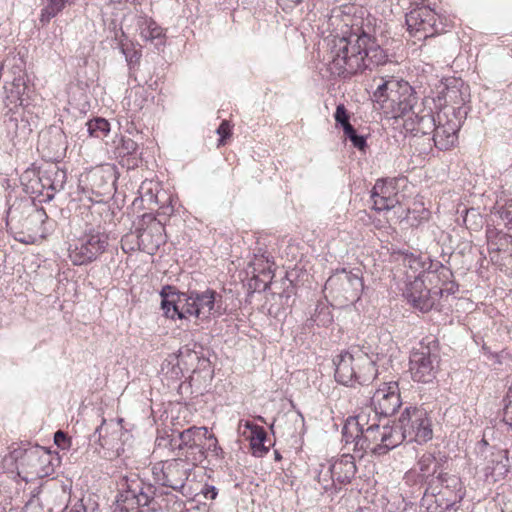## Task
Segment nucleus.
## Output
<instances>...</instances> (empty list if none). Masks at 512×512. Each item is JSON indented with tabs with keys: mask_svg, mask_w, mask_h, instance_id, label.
Wrapping results in <instances>:
<instances>
[{
	"mask_svg": "<svg viewBox=\"0 0 512 512\" xmlns=\"http://www.w3.org/2000/svg\"><path fill=\"white\" fill-rule=\"evenodd\" d=\"M92 192L104 196L114 190L115 172L111 166H101L92 170L88 175Z\"/></svg>",
	"mask_w": 512,
	"mask_h": 512,
	"instance_id": "obj_22",
	"label": "nucleus"
},
{
	"mask_svg": "<svg viewBox=\"0 0 512 512\" xmlns=\"http://www.w3.org/2000/svg\"><path fill=\"white\" fill-rule=\"evenodd\" d=\"M343 132H344V135L347 139H351L352 135L356 134L357 131L355 130V128L350 124V125H346L344 128H343Z\"/></svg>",
	"mask_w": 512,
	"mask_h": 512,
	"instance_id": "obj_49",
	"label": "nucleus"
},
{
	"mask_svg": "<svg viewBox=\"0 0 512 512\" xmlns=\"http://www.w3.org/2000/svg\"><path fill=\"white\" fill-rule=\"evenodd\" d=\"M437 119L431 109L423 105L404 120V128L413 133L414 136L433 133Z\"/></svg>",
	"mask_w": 512,
	"mask_h": 512,
	"instance_id": "obj_19",
	"label": "nucleus"
},
{
	"mask_svg": "<svg viewBox=\"0 0 512 512\" xmlns=\"http://www.w3.org/2000/svg\"><path fill=\"white\" fill-rule=\"evenodd\" d=\"M104 424H105V420H103L102 424L99 427H97V429L95 431L96 433H99V437H101V435H102V430H103Z\"/></svg>",
	"mask_w": 512,
	"mask_h": 512,
	"instance_id": "obj_57",
	"label": "nucleus"
},
{
	"mask_svg": "<svg viewBox=\"0 0 512 512\" xmlns=\"http://www.w3.org/2000/svg\"><path fill=\"white\" fill-rule=\"evenodd\" d=\"M318 318L319 316L314 320L317 325H326L327 323H330L331 322V318H327V320H321V321H318Z\"/></svg>",
	"mask_w": 512,
	"mask_h": 512,
	"instance_id": "obj_56",
	"label": "nucleus"
},
{
	"mask_svg": "<svg viewBox=\"0 0 512 512\" xmlns=\"http://www.w3.org/2000/svg\"><path fill=\"white\" fill-rule=\"evenodd\" d=\"M358 367H359L358 365H353V370H354V371H355V373H357V374H358V371H357V370H358Z\"/></svg>",
	"mask_w": 512,
	"mask_h": 512,
	"instance_id": "obj_62",
	"label": "nucleus"
},
{
	"mask_svg": "<svg viewBox=\"0 0 512 512\" xmlns=\"http://www.w3.org/2000/svg\"><path fill=\"white\" fill-rule=\"evenodd\" d=\"M334 118L337 124L344 128L346 125H350V115L343 104H339L336 107Z\"/></svg>",
	"mask_w": 512,
	"mask_h": 512,
	"instance_id": "obj_37",
	"label": "nucleus"
},
{
	"mask_svg": "<svg viewBox=\"0 0 512 512\" xmlns=\"http://www.w3.org/2000/svg\"><path fill=\"white\" fill-rule=\"evenodd\" d=\"M148 102V95L146 90L141 87L132 88L127 96L123 100V106L127 108L128 111L133 113H137L144 108L146 103Z\"/></svg>",
	"mask_w": 512,
	"mask_h": 512,
	"instance_id": "obj_27",
	"label": "nucleus"
},
{
	"mask_svg": "<svg viewBox=\"0 0 512 512\" xmlns=\"http://www.w3.org/2000/svg\"><path fill=\"white\" fill-rule=\"evenodd\" d=\"M437 14L427 6L418 7L406 14V25L408 31L414 36L428 38L438 32Z\"/></svg>",
	"mask_w": 512,
	"mask_h": 512,
	"instance_id": "obj_14",
	"label": "nucleus"
},
{
	"mask_svg": "<svg viewBox=\"0 0 512 512\" xmlns=\"http://www.w3.org/2000/svg\"><path fill=\"white\" fill-rule=\"evenodd\" d=\"M207 427H190L179 434V449L197 450L199 456L194 460L201 461L203 457L202 441L203 436H207Z\"/></svg>",
	"mask_w": 512,
	"mask_h": 512,
	"instance_id": "obj_23",
	"label": "nucleus"
},
{
	"mask_svg": "<svg viewBox=\"0 0 512 512\" xmlns=\"http://www.w3.org/2000/svg\"><path fill=\"white\" fill-rule=\"evenodd\" d=\"M475 450L479 458L476 466L479 478L500 480L507 475L508 458L505 450L490 446L485 439L477 443Z\"/></svg>",
	"mask_w": 512,
	"mask_h": 512,
	"instance_id": "obj_10",
	"label": "nucleus"
},
{
	"mask_svg": "<svg viewBox=\"0 0 512 512\" xmlns=\"http://www.w3.org/2000/svg\"><path fill=\"white\" fill-rule=\"evenodd\" d=\"M5 466L15 467L7 478L15 480L43 479L54 472L53 456L41 446H34L26 449L19 459L13 457L4 459Z\"/></svg>",
	"mask_w": 512,
	"mask_h": 512,
	"instance_id": "obj_5",
	"label": "nucleus"
},
{
	"mask_svg": "<svg viewBox=\"0 0 512 512\" xmlns=\"http://www.w3.org/2000/svg\"><path fill=\"white\" fill-rule=\"evenodd\" d=\"M56 175L61 176V178H62V179H61V181H60V184H59V185H57V184H55V183H52V184L50 185V188H51V189H53V190H57V189H58V187H59V188H62V187H63V182H64L63 180H64V178H65V173H64L63 171H56Z\"/></svg>",
	"mask_w": 512,
	"mask_h": 512,
	"instance_id": "obj_50",
	"label": "nucleus"
},
{
	"mask_svg": "<svg viewBox=\"0 0 512 512\" xmlns=\"http://www.w3.org/2000/svg\"><path fill=\"white\" fill-rule=\"evenodd\" d=\"M202 493L207 499H215L217 496V490L214 486H208L205 489H202Z\"/></svg>",
	"mask_w": 512,
	"mask_h": 512,
	"instance_id": "obj_47",
	"label": "nucleus"
},
{
	"mask_svg": "<svg viewBox=\"0 0 512 512\" xmlns=\"http://www.w3.org/2000/svg\"><path fill=\"white\" fill-rule=\"evenodd\" d=\"M462 483L463 482H453L452 486L446 485L442 487L437 493L439 497L438 501H441V504L445 502L446 508L460 502L465 496Z\"/></svg>",
	"mask_w": 512,
	"mask_h": 512,
	"instance_id": "obj_25",
	"label": "nucleus"
},
{
	"mask_svg": "<svg viewBox=\"0 0 512 512\" xmlns=\"http://www.w3.org/2000/svg\"><path fill=\"white\" fill-rule=\"evenodd\" d=\"M406 296L409 302L421 312L430 311L439 301L437 294H434V287L427 289L423 280L418 278L410 283Z\"/></svg>",
	"mask_w": 512,
	"mask_h": 512,
	"instance_id": "obj_18",
	"label": "nucleus"
},
{
	"mask_svg": "<svg viewBox=\"0 0 512 512\" xmlns=\"http://www.w3.org/2000/svg\"><path fill=\"white\" fill-rule=\"evenodd\" d=\"M74 0H48L47 4L41 10L40 21L48 23L58 13H60L66 6L71 5Z\"/></svg>",
	"mask_w": 512,
	"mask_h": 512,
	"instance_id": "obj_28",
	"label": "nucleus"
},
{
	"mask_svg": "<svg viewBox=\"0 0 512 512\" xmlns=\"http://www.w3.org/2000/svg\"><path fill=\"white\" fill-rule=\"evenodd\" d=\"M65 135L60 129L43 131L39 135L38 149L49 159H57L66 150Z\"/></svg>",
	"mask_w": 512,
	"mask_h": 512,
	"instance_id": "obj_21",
	"label": "nucleus"
},
{
	"mask_svg": "<svg viewBox=\"0 0 512 512\" xmlns=\"http://www.w3.org/2000/svg\"><path fill=\"white\" fill-rule=\"evenodd\" d=\"M203 440L208 442L207 449L212 451L215 455H218V451L221 450V448L218 447V441L216 437L208 432L207 436H203Z\"/></svg>",
	"mask_w": 512,
	"mask_h": 512,
	"instance_id": "obj_46",
	"label": "nucleus"
},
{
	"mask_svg": "<svg viewBox=\"0 0 512 512\" xmlns=\"http://www.w3.org/2000/svg\"><path fill=\"white\" fill-rule=\"evenodd\" d=\"M109 246V235L100 229L90 228L68 243V258L73 265L82 266L95 262Z\"/></svg>",
	"mask_w": 512,
	"mask_h": 512,
	"instance_id": "obj_7",
	"label": "nucleus"
},
{
	"mask_svg": "<svg viewBox=\"0 0 512 512\" xmlns=\"http://www.w3.org/2000/svg\"><path fill=\"white\" fill-rule=\"evenodd\" d=\"M349 427H350V424H349V425L344 426V428H343V435H344V437L346 438V439H345L346 443H349V442H350V440H349V438H348V431H349Z\"/></svg>",
	"mask_w": 512,
	"mask_h": 512,
	"instance_id": "obj_55",
	"label": "nucleus"
},
{
	"mask_svg": "<svg viewBox=\"0 0 512 512\" xmlns=\"http://www.w3.org/2000/svg\"><path fill=\"white\" fill-rule=\"evenodd\" d=\"M436 266L440 268V272L437 275L438 280L442 283V285L447 284L452 281L453 273L450 268L443 265L441 262H436Z\"/></svg>",
	"mask_w": 512,
	"mask_h": 512,
	"instance_id": "obj_40",
	"label": "nucleus"
},
{
	"mask_svg": "<svg viewBox=\"0 0 512 512\" xmlns=\"http://www.w3.org/2000/svg\"><path fill=\"white\" fill-rule=\"evenodd\" d=\"M13 218H14V217H13V211L10 209V210L8 211V216H7V222H6V225H7V226H10V225H11V223H12V221H13Z\"/></svg>",
	"mask_w": 512,
	"mask_h": 512,
	"instance_id": "obj_54",
	"label": "nucleus"
},
{
	"mask_svg": "<svg viewBox=\"0 0 512 512\" xmlns=\"http://www.w3.org/2000/svg\"><path fill=\"white\" fill-rule=\"evenodd\" d=\"M339 484V487L336 486V482H331V487H335V489H341V485L343 484L342 481L337 482Z\"/></svg>",
	"mask_w": 512,
	"mask_h": 512,
	"instance_id": "obj_59",
	"label": "nucleus"
},
{
	"mask_svg": "<svg viewBox=\"0 0 512 512\" xmlns=\"http://www.w3.org/2000/svg\"><path fill=\"white\" fill-rule=\"evenodd\" d=\"M217 134L220 135L219 144L224 143V140L231 135V126L228 121L224 120L221 122L219 127L216 130Z\"/></svg>",
	"mask_w": 512,
	"mask_h": 512,
	"instance_id": "obj_42",
	"label": "nucleus"
},
{
	"mask_svg": "<svg viewBox=\"0 0 512 512\" xmlns=\"http://www.w3.org/2000/svg\"><path fill=\"white\" fill-rule=\"evenodd\" d=\"M374 407L363 408L355 417V427L357 433L365 430V427H370L373 424Z\"/></svg>",
	"mask_w": 512,
	"mask_h": 512,
	"instance_id": "obj_33",
	"label": "nucleus"
},
{
	"mask_svg": "<svg viewBox=\"0 0 512 512\" xmlns=\"http://www.w3.org/2000/svg\"><path fill=\"white\" fill-rule=\"evenodd\" d=\"M47 219V214L43 208L34 210L31 214L27 216L25 219L26 226L33 223H41L43 224Z\"/></svg>",
	"mask_w": 512,
	"mask_h": 512,
	"instance_id": "obj_39",
	"label": "nucleus"
},
{
	"mask_svg": "<svg viewBox=\"0 0 512 512\" xmlns=\"http://www.w3.org/2000/svg\"><path fill=\"white\" fill-rule=\"evenodd\" d=\"M470 215L475 216V217H478V216H479V214H478V213H476V210H475V209H469V210H466V215H465V217H464V219H463V222H464V224L466 225V227H467V228L469 227V226H468V224H467V222H468V217H469Z\"/></svg>",
	"mask_w": 512,
	"mask_h": 512,
	"instance_id": "obj_52",
	"label": "nucleus"
},
{
	"mask_svg": "<svg viewBox=\"0 0 512 512\" xmlns=\"http://www.w3.org/2000/svg\"><path fill=\"white\" fill-rule=\"evenodd\" d=\"M411 260H413L414 262L419 263V261H418V260H417V258H415V257H411V259L409 260V262H411Z\"/></svg>",
	"mask_w": 512,
	"mask_h": 512,
	"instance_id": "obj_63",
	"label": "nucleus"
},
{
	"mask_svg": "<svg viewBox=\"0 0 512 512\" xmlns=\"http://www.w3.org/2000/svg\"><path fill=\"white\" fill-rule=\"evenodd\" d=\"M117 503H118V505L115 508L114 512H142L136 506H134V510H132L131 506L128 504L121 505L120 504L121 502H117Z\"/></svg>",
	"mask_w": 512,
	"mask_h": 512,
	"instance_id": "obj_48",
	"label": "nucleus"
},
{
	"mask_svg": "<svg viewBox=\"0 0 512 512\" xmlns=\"http://www.w3.org/2000/svg\"><path fill=\"white\" fill-rule=\"evenodd\" d=\"M117 152L123 159L127 158L128 167L138 166L139 162V146L136 141L129 137H122L120 144L117 146Z\"/></svg>",
	"mask_w": 512,
	"mask_h": 512,
	"instance_id": "obj_26",
	"label": "nucleus"
},
{
	"mask_svg": "<svg viewBox=\"0 0 512 512\" xmlns=\"http://www.w3.org/2000/svg\"><path fill=\"white\" fill-rule=\"evenodd\" d=\"M363 279L359 269H342L332 274L326 281L324 290L339 307L356 303L363 291Z\"/></svg>",
	"mask_w": 512,
	"mask_h": 512,
	"instance_id": "obj_8",
	"label": "nucleus"
},
{
	"mask_svg": "<svg viewBox=\"0 0 512 512\" xmlns=\"http://www.w3.org/2000/svg\"><path fill=\"white\" fill-rule=\"evenodd\" d=\"M156 234H157V233L154 231V235H156ZM155 239H156V236H153V237L148 236V237H147V242L154 241Z\"/></svg>",
	"mask_w": 512,
	"mask_h": 512,
	"instance_id": "obj_60",
	"label": "nucleus"
},
{
	"mask_svg": "<svg viewBox=\"0 0 512 512\" xmlns=\"http://www.w3.org/2000/svg\"><path fill=\"white\" fill-rule=\"evenodd\" d=\"M184 486H185L184 482H180V485H167L166 482H161V487H171L174 490L182 489V488H184Z\"/></svg>",
	"mask_w": 512,
	"mask_h": 512,
	"instance_id": "obj_53",
	"label": "nucleus"
},
{
	"mask_svg": "<svg viewBox=\"0 0 512 512\" xmlns=\"http://www.w3.org/2000/svg\"><path fill=\"white\" fill-rule=\"evenodd\" d=\"M394 427L396 433L390 437L398 444L404 440L422 444L433 437L432 421L423 408L406 407Z\"/></svg>",
	"mask_w": 512,
	"mask_h": 512,
	"instance_id": "obj_6",
	"label": "nucleus"
},
{
	"mask_svg": "<svg viewBox=\"0 0 512 512\" xmlns=\"http://www.w3.org/2000/svg\"><path fill=\"white\" fill-rule=\"evenodd\" d=\"M121 52L124 54L127 61L130 76H133L135 68L140 62L141 53L134 48L125 47L123 44L121 45Z\"/></svg>",
	"mask_w": 512,
	"mask_h": 512,
	"instance_id": "obj_34",
	"label": "nucleus"
},
{
	"mask_svg": "<svg viewBox=\"0 0 512 512\" xmlns=\"http://www.w3.org/2000/svg\"><path fill=\"white\" fill-rule=\"evenodd\" d=\"M54 443L61 449H65L70 445V439L67 434L59 430L54 434Z\"/></svg>",
	"mask_w": 512,
	"mask_h": 512,
	"instance_id": "obj_44",
	"label": "nucleus"
},
{
	"mask_svg": "<svg viewBox=\"0 0 512 512\" xmlns=\"http://www.w3.org/2000/svg\"><path fill=\"white\" fill-rule=\"evenodd\" d=\"M355 471L354 462L349 460L340 461L332 466V480H351Z\"/></svg>",
	"mask_w": 512,
	"mask_h": 512,
	"instance_id": "obj_30",
	"label": "nucleus"
},
{
	"mask_svg": "<svg viewBox=\"0 0 512 512\" xmlns=\"http://www.w3.org/2000/svg\"><path fill=\"white\" fill-rule=\"evenodd\" d=\"M373 98L392 117H408L423 105L415 89L405 80L394 76L379 77Z\"/></svg>",
	"mask_w": 512,
	"mask_h": 512,
	"instance_id": "obj_3",
	"label": "nucleus"
},
{
	"mask_svg": "<svg viewBox=\"0 0 512 512\" xmlns=\"http://www.w3.org/2000/svg\"><path fill=\"white\" fill-rule=\"evenodd\" d=\"M87 131L90 136L102 138L110 131V124L104 118H95L86 123Z\"/></svg>",
	"mask_w": 512,
	"mask_h": 512,
	"instance_id": "obj_31",
	"label": "nucleus"
},
{
	"mask_svg": "<svg viewBox=\"0 0 512 512\" xmlns=\"http://www.w3.org/2000/svg\"><path fill=\"white\" fill-rule=\"evenodd\" d=\"M444 474L442 459L436 458L432 453H424L416 465L407 472L409 478L417 477L422 480H442Z\"/></svg>",
	"mask_w": 512,
	"mask_h": 512,
	"instance_id": "obj_17",
	"label": "nucleus"
},
{
	"mask_svg": "<svg viewBox=\"0 0 512 512\" xmlns=\"http://www.w3.org/2000/svg\"><path fill=\"white\" fill-rule=\"evenodd\" d=\"M335 380L345 386L368 385L377 377L375 361L360 347H351L333 359Z\"/></svg>",
	"mask_w": 512,
	"mask_h": 512,
	"instance_id": "obj_4",
	"label": "nucleus"
},
{
	"mask_svg": "<svg viewBox=\"0 0 512 512\" xmlns=\"http://www.w3.org/2000/svg\"><path fill=\"white\" fill-rule=\"evenodd\" d=\"M436 262L437 261H431L428 268H427V272L428 274H438L440 272V268H438L436 266Z\"/></svg>",
	"mask_w": 512,
	"mask_h": 512,
	"instance_id": "obj_51",
	"label": "nucleus"
},
{
	"mask_svg": "<svg viewBox=\"0 0 512 512\" xmlns=\"http://www.w3.org/2000/svg\"><path fill=\"white\" fill-rule=\"evenodd\" d=\"M374 414L377 418L392 416L401 406V398L397 382L384 383L371 398Z\"/></svg>",
	"mask_w": 512,
	"mask_h": 512,
	"instance_id": "obj_15",
	"label": "nucleus"
},
{
	"mask_svg": "<svg viewBox=\"0 0 512 512\" xmlns=\"http://www.w3.org/2000/svg\"><path fill=\"white\" fill-rule=\"evenodd\" d=\"M437 122L433 130V141L435 146L440 150H448L455 145L458 136L459 125L455 120H450L441 114H437Z\"/></svg>",
	"mask_w": 512,
	"mask_h": 512,
	"instance_id": "obj_20",
	"label": "nucleus"
},
{
	"mask_svg": "<svg viewBox=\"0 0 512 512\" xmlns=\"http://www.w3.org/2000/svg\"><path fill=\"white\" fill-rule=\"evenodd\" d=\"M160 296L163 315L172 320L194 318L197 323H204L226 313L223 295L210 288L180 292L174 286L165 285Z\"/></svg>",
	"mask_w": 512,
	"mask_h": 512,
	"instance_id": "obj_2",
	"label": "nucleus"
},
{
	"mask_svg": "<svg viewBox=\"0 0 512 512\" xmlns=\"http://www.w3.org/2000/svg\"><path fill=\"white\" fill-rule=\"evenodd\" d=\"M140 37L144 41L161 40L163 31L154 21L143 19L139 21Z\"/></svg>",
	"mask_w": 512,
	"mask_h": 512,
	"instance_id": "obj_29",
	"label": "nucleus"
},
{
	"mask_svg": "<svg viewBox=\"0 0 512 512\" xmlns=\"http://www.w3.org/2000/svg\"><path fill=\"white\" fill-rule=\"evenodd\" d=\"M27 122L23 119H20L17 116L11 115L6 120V127L9 130V132H13L16 136L19 135V130H22L23 132L27 129Z\"/></svg>",
	"mask_w": 512,
	"mask_h": 512,
	"instance_id": "obj_36",
	"label": "nucleus"
},
{
	"mask_svg": "<svg viewBox=\"0 0 512 512\" xmlns=\"http://www.w3.org/2000/svg\"><path fill=\"white\" fill-rule=\"evenodd\" d=\"M62 492L67 494L70 502L75 501V505L80 502L84 506V492L80 482H76L75 485H73V482H69V485H62Z\"/></svg>",
	"mask_w": 512,
	"mask_h": 512,
	"instance_id": "obj_32",
	"label": "nucleus"
},
{
	"mask_svg": "<svg viewBox=\"0 0 512 512\" xmlns=\"http://www.w3.org/2000/svg\"><path fill=\"white\" fill-rule=\"evenodd\" d=\"M303 0H287L288 4L295 6L302 3Z\"/></svg>",
	"mask_w": 512,
	"mask_h": 512,
	"instance_id": "obj_58",
	"label": "nucleus"
},
{
	"mask_svg": "<svg viewBox=\"0 0 512 512\" xmlns=\"http://www.w3.org/2000/svg\"><path fill=\"white\" fill-rule=\"evenodd\" d=\"M251 430L250 445L253 450V455L262 457L268 452V447L265 445L267 433L263 427L247 422L245 425Z\"/></svg>",
	"mask_w": 512,
	"mask_h": 512,
	"instance_id": "obj_24",
	"label": "nucleus"
},
{
	"mask_svg": "<svg viewBox=\"0 0 512 512\" xmlns=\"http://www.w3.org/2000/svg\"><path fill=\"white\" fill-rule=\"evenodd\" d=\"M117 502L134 506H146L156 495L157 488L151 482H119Z\"/></svg>",
	"mask_w": 512,
	"mask_h": 512,
	"instance_id": "obj_13",
	"label": "nucleus"
},
{
	"mask_svg": "<svg viewBox=\"0 0 512 512\" xmlns=\"http://www.w3.org/2000/svg\"><path fill=\"white\" fill-rule=\"evenodd\" d=\"M458 291V285L452 280L441 287H434V294H437L438 300L445 296L453 295Z\"/></svg>",
	"mask_w": 512,
	"mask_h": 512,
	"instance_id": "obj_38",
	"label": "nucleus"
},
{
	"mask_svg": "<svg viewBox=\"0 0 512 512\" xmlns=\"http://www.w3.org/2000/svg\"><path fill=\"white\" fill-rule=\"evenodd\" d=\"M349 140L351 141L352 145L360 151H364L367 147L366 137L363 135L356 133L352 135L351 139Z\"/></svg>",
	"mask_w": 512,
	"mask_h": 512,
	"instance_id": "obj_45",
	"label": "nucleus"
},
{
	"mask_svg": "<svg viewBox=\"0 0 512 512\" xmlns=\"http://www.w3.org/2000/svg\"><path fill=\"white\" fill-rule=\"evenodd\" d=\"M507 397L508 398L512 397V385L509 387Z\"/></svg>",
	"mask_w": 512,
	"mask_h": 512,
	"instance_id": "obj_61",
	"label": "nucleus"
},
{
	"mask_svg": "<svg viewBox=\"0 0 512 512\" xmlns=\"http://www.w3.org/2000/svg\"><path fill=\"white\" fill-rule=\"evenodd\" d=\"M12 86L15 89L11 91L12 97L18 99L20 95H22L25 92V81L22 77L15 78L12 82Z\"/></svg>",
	"mask_w": 512,
	"mask_h": 512,
	"instance_id": "obj_43",
	"label": "nucleus"
},
{
	"mask_svg": "<svg viewBox=\"0 0 512 512\" xmlns=\"http://www.w3.org/2000/svg\"><path fill=\"white\" fill-rule=\"evenodd\" d=\"M497 213L508 229H512V199L499 206Z\"/></svg>",
	"mask_w": 512,
	"mask_h": 512,
	"instance_id": "obj_35",
	"label": "nucleus"
},
{
	"mask_svg": "<svg viewBox=\"0 0 512 512\" xmlns=\"http://www.w3.org/2000/svg\"><path fill=\"white\" fill-rule=\"evenodd\" d=\"M329 70L348 78L366 69L386 64L388 55L371 34V27L352 24L348 33L334 36L329 43Z\"/></svg>",
	"mask_w": 512,
	"mask_h": 512,
	"instance_id": "obj_1",
	"label": "nucleus"
},
{
	"mask_svg": "<svg viewBox=\"0 0 512 512\" xmlns=\"http://www.w3.org/2000/svg\"><path fill=\"white\" fill-rule=\"evenodd\" d=\"M20 242H24V243H27L28 241H26L25 239H22V238H19L18 239Z\"/></svg>",
	"mask_w": 512,
	"mask_h": 512,
	"instance_id": "obj_64",
	"label": "nucleus"
},
{
	"mask_svg": "<svg viewBox=\"0 0 512 512\" xmlns=\"http://www.w3.org/2000/svg\"><path fill=\"white\" fill-rule=\"evenodd\" d=\"M373 209L389 211L399 203L398 191L394 180H377L371 191Z\"/></svg>",
	"mask_w": 512,
	"mask_h": 512,
	"instance_id": "obj_16",
	"label": "nucleus"
},
{
	"mask_svg": "<svg viewBox=\"0 0 512 512\" xmlns=\"http://www.w3.org/2000/svg\"><path fill=\"white\" fill-rule=\"evenodd\" d=\"M182 460H172L167 461L161 464V472L163 473V477L168 479L172 476V471L177 469L179 466H182Z\"/></svg>",
	"mask_w": 512,
	"mask_h": 512,
	"instance_id": "obj_41",
	"label": "nucleus"
},
{
	"mask_svg": "<svg viewBox=\"0 0 512 512\" xmlns=\"http://www.w3.org/2000/svg\"><path fill=\"white\" fill-rule=\"evenodd\" d=\"M410 373L414 381L431 383L435 378L439 367V355L432 351L430 346L420 345L410 355Z\"/></svg>",
	"mask_w": 512,
	"mask_h": 512,
	"instance_id": "obj_12",
	"label": "nucleus"
},
{
	"mask_svg": "<svg viewBox=\"0 0 512 512\" xmlns=\"http://www.w3.org/2000/svg\"><path fill=\"white\" fill-rule=\"evenodd\" d=\"M160 223L150 225L145 230L138 229L136 234H125L121 239V248L125 253L141 250L153 255L165 243Z\"/></svg>",
	"mask_w": 512,
	"mask_h": 512,
	"instance_id": "obj_11",
	"label": "nucleus"
},
{
	"mask_svg": "<svg viewBox=\"0 0 512 512\" xmlns=\"http://www.w3.org/2000/svg\"><path fill=\"white\" fill-rule=\"evenodd\" d=\"M373 424L370 427H365V430L355 435V449L367 452L370 451L376 455L386 454L391 449L397 447L399 444L395 442L390 435L396 433V428L387 424L380 426V419L373 415Z\"/></svg>",
	"mask_w": 512,
	"mask_h": 512,
	"instance_id": "obj_9",
	"label": "nucleus"
}]
</instances>
